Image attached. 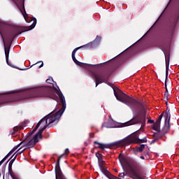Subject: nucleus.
<instances>
[{
  "label": "nucleus",
  "instance_id": "nucleus-1",
  "mask_svg": "<svg viewBox=\"0 0 179 179\" xmlns=\"http://www.w3.org/2000/svg\"><path fill=\"white\" fill-rule=\"evenodd\" d=\"M52 87H40L34 90H31L29 91H26L24 92H20L17 94V96H20V100H24L26 99H31L33 97H48L49 99H52V100H58V97L59 98L60 103L62 106V108L56 112L55 114L52 113H50L47 116H45L47 120V124L48 123V128H51L50 124L55 122V121H59V118H61L62 114H64V111L66 108V102L65 101V96H64V94L59 90V87L57 88L54 87V84H52Z\"/></svg>",
  "mask_w": 179,
  "mask_h": 179
},
{
  "label": "nucleus",
  "instance_id": "nucleus-2",
  "mask_svg": "<svg viewBox=\"0 0 179 179\" xmlns=\"http://www.w3.org/2000/svg\"><path fill=\"white\" fill-rule=\"evenodd\" d=\"M114 94L121 103H124L132 110V111H139L132 119L123 124L124 127H129L131 125H136V124H141V127L146 125V108L145 105L141 101L127 95L122 92L120 89L114 90Z\"/></svg>",
  "mask_w": 179,
  "mask_h": 179
},
{
  "label": "nucleus",
  "instance_id": "nucleus-3",
  "mask_svg": "<svg viewBox=\"0 0 179 179\" xmlns=\"http://www.w3.org/2000/svg\"><path fill=\"white\" fill-rule=\"evenodd\" d=\"M106 64V62L96 64L97 65H103ZM83 65L86 66V68L91 72V76L93 78L95 81L96 87L101 83H108V79H110V73L107 72H96L94 71L95 65L89 64L84 63Z\"/></svg>",
  "mask_w": 179,
  "mask_h": 179
},
{
  "label": "nucleus",
  "instance_id": "nucleus-4",
  "mask_svg": "<svg viewBox=\"0 0 179 179\" xmlns=\"http://www.w3.org/2000/svg\"><path fill=\"white\" fill-rule=\"evenodd\" d=\"M179 19V0L178 1L177 5L175 9L174 15L170 17L169 22L166 27V32H165V40L167 41L168 43H170L171 40H173V36H174V31H176V27L177 26V23H178Z\"/></svg>",
  "mask_w": 179,
  "mask_h": 179
},
{
  "label": "nucleus",
  "instance_id": "nucleus-5",
  "mask_svg": "<svg viewBox=\"0 0 179 179\" xmlns=\"http://www.w3.org/2000/svg\"><path fill=\"white\" fill-rule=\"evenodd\" d=\"M120 147L122 146H128V145H131V143H146L148 142V138L144 137L142 139L139 138V132L136 131L132 134L127 138H124L120 140Z\"/></svg>",
  "mask_w": 179,
  "mask_h": 179
},
{
  "label": "nucleus",
  "instance_id": "nucleus-6",
  "mask_svg": "<svg viewBox=\"0 0 179 179\" xmlns=\"http://www.w3.org/2000/svg\"><path fill=\"white\" fill-rule=\"evenodd\" d=\"M36 24H37V20L34 18V22L30 27H12L10 31L8 32V36L9 38H13V39L16 36H19V34H22V33H24V31L31 30L34 27H36Z\"/></svg>",
  "mask_w": 179,
  "mask_h": 179
},
{
  "label": "nucleus",
  "instance_id": "nucleus-7",
  "mask_svg": "<svg viewBox=\"0 0 179 179\" xmlns=\"http://www.w3.org/2000/svg\"><path fill=\"white\" fill-rule=\"evenodd\" d=\"M129 167L131 169V173H133L134 177L139 179L138 176L141 177V178H143L146 177L145 175H142L141 170H142V166L139 162H136L134 159H131L128 164Z\"/></svg>",
  "mask_w": 179,
  "mask_h": 179
},
{
  "label": "nucleus",
  "instance_id": "nucleus-8",
  "mask_svg": "<svg viewBox=\"0 0 179 179\" xmlns=\"http://www.w3.org/2000/svg\"><path fill=\"white\" fill-rule=\"evenodd\" d=\"M121 143L122 141H120V140L109 144H103L97 141L94 142V144L95 145L94 148L101 149L102 150H104V149H117L121 148Z\"/></svg>",
  "mask_w": 179,
  "mask_h": 179
},
{
  "label": "nucleus",
  "instance_id": "nucleus-9",
  "mask_svg": "<svg viewBox=\"0 0 179 179\" xmlns=\"http://www.w3.org/2000/svg\"><path fill=\"white\" fill-rule=\"evenodd\" d=\"M13 1L18 8L22 15L24 16L26 22L29 23V21L27 20V13H26V9L24 8V0H13Z\"/></svg>",
  "mask_w": 179,
  "mask_h": 179
},
{
  "label": "nucleus",
  "instance_id": "nucleus-10",
  "mask_svg": "<svg viewBox=\"0 0 179 179\" xmlns=\"http://www.w3.org/2000/svg\"><path fill=\"white\" fill-rule=\"evenodd\" d=\"M63 157L64 155H60L55 165L56 179H67L66 177L64 176V173H62V171H61V166H59V162H61V159Z\"/></svg>",
  "mask_w": 179,
  "mask_h": 179
},
{
  "label": "nucleus",
  "instance_id": "nucleus-11",
  "mask_svg": "<svg viewBox=\"0 0 179 179\" xmlns=\"http://www.w3.org/2000/svg\"><path fill=\"white\" fill-rule=\"evenodd\" d=\"M166 61V79H165V89L166 92H169L167 89V79L169 78V66H170V52H164Z\"/></svg>",
  "mask_w": 179,
  "mask_h": 179
},
{
  "label": "nucleus",
  "instance_id": "nucleus-12",
  "mask_svg": "<svg viewBox=\"0 0 179 179\" xmlns=\"http://www.w3.org/2000/svg\"><path fill=\"white\" fill-rule=\"evenodd\" d=\"M1 37L3 39V43L4 44L6 61L8 65H9V66H11L12 68H13V65H12V64L9 63V52L10 51V44H12V41L10 42V43L9 45H6V43H5V39H3V36H1Z\"/></svg>",
  "mask_w": 179,
  "mask_h": 179
},
{
  "label": "nucleus",
  "instance_id": "nucleus-13",
  "mask_svg": "<svg viewBox=\"0 0 179 179\" xmlns=\"http://www.w3.org/2000/svg\"><path fill=\"white\" fill-rule=\"evenodd\" d=\"M38 142V138H37V136H34L32 138H29L27 140L26 143H22L24 144L23 146H26L28 149L31 148H34L36 146V143Z\"/></svg>",
  "mask_w": 179,
  "mask_h": 179
},
{
  "label": "nucleus",
  "instance_id": "nucleus-14",
  "mask_svg": "<svg viewBox=\"0 0 179 179\" xmlns=\"http://www.w3.org/2000/svg\"><path fill=\"white\" fill-rule=\"evenodd\" d=\"M78 50H80V48H75L73 52H72V55H71V57H72V59L73 61V62H75V64H76V65H82V62L78 61V59H76V57H75V54H76V51H78Z\"/></svg>",
  "mask_w": 179,
  "mask_h": 179
},
{
  "label": "nucleus",
  "instance_id": "nucleus-15",
  "mask_svg": "<svg viewBox=\"0 0 179 179\" xmlns=\"http://www.w3.org/2000/svg\"><path fill=\"white\" fill-rule=\"evenodd\" d=\"M170 128H171L170 123L164 122V125L162 129L161 132H162L164 135H166V134H169V131H170Z\"/></svg>",
  "mask_w": 179,
  "mask_h": 179
},
{
  "label": "nucleus",
  "instance_id": "nucleus-16",
  "mask_svg": "<svg viewBox=\"0 0 179 179\" xmlns=\"http://www.w3.org/2000/svg\"><path fill=\"white\" fill-rule=\"evenodd\" d=\"M98 163H99V167L103 173L107 171V168L104 167L105 162L103 161V158H99Z\"/></svg>",
  "mask_w": 179,
  "mask_h": 179
},
{
  "label": "nucleus",
  "instance_id": "nucleus-17",
  "mask_svg": "<svg viewBox=\"0 0 179 179\" xmlns=\"http://www.w3.org/2000/svg\"><path fill=\"white\" fill-rule=\"evenodd\" d=\"M13 162H15V160L12 159L8 164V174H10L13 179H16L15 174H13V170H12V165L13 164Z\"/></svg>",
  "mask_w": 179,
  "mask_h": 179
},
{
  "label": "nucleus",
  "instance_id": "nucleus-18",
  "mask_svg": "<svg viewBox=\"0 0 179 179\" xmlns=\"http://www.w3.org/2000/svg\"><path fill=\"white\" fill-rule=\"evenodd\" d=\"M95 46L94 41L89 43L86 45L78 47V48H83L84 50H90V48H93Z\"/></svg>",
  "mask_w": 179,
  "mask_h": 179
},
{
  "label": "nucleus",
  "instance_id": "nucleus-19",
  "mask_svg": "<svg viewBox=\"0 0 179 179\" xmlns=\"http://www.w3.org/2000/svg\"><path fill=\"white\" fill-rule=\"evenodd\" d=\"M48 127L47 124H45L44 127L42 129H40L37 133L35 134L36 136V138L38 139V136L40 139L43 138V132H44V130Z\"/></svg>",
  "mask_w": 179,
  "mask_h": 179
},
{
  "label": "nucleus",
  "instance_id": "nucleus-20",
  "mask_svg": "<svg viewBox=\"0 0 179 179\" xmlns=\"http://www.w3.org/2000/svg\"><path fill=\"white\" fill-rule=\"evenodd\" d=\"M119 160L121 166L124 167L127 163H128V161L127 160V157H125L123 155L120 154L119 155Z\"/></svg>",
  "mask_w": 179,
  "mask_h": 179
},
{
  "label": "nucleus",
  "instance_id": "nucleus-21",
  "mask_svg": "<svg viewBox=\"0 0 179 179\" xmlns=\"http://www.w3.org/2000/svg\"><path fill=\"white\" fill-rule=\"evenodd\" d=\"M44 122L45 124V125H47V117H44L43 118H42L36 125V127L34 129V131L36 132V131H37V129H38V127H40V125H41V123Z\"/></svg>",
  "mask_w": 179,
  "mask_h": 179
},
{
  "label": "nucleus",
  "instance_id": "nucleus-22",
  "mask_svg": "<svg viewBox=\"0 0 179 179\" xmlns=\"http://www.w3.org/2000/svg\"><path fill=\"white\" fill-rule=\"evenodd\" d=\"M164 118V122L170 123V118H171V114H170V109H166Z\"/></svg>",
  "mask_w": 179,
  "mask_h": 179
},
{
  "label": "nucleus",
  "instance_id": "nucleus-23",
  "mask_svg": "<svg viewBox=\"0 0 179 179\" xmlns=\"http://www.w3.org/2000/svg\"><path fill=\"white\" fill-rule=\"evenodd\" d=\"M34 129L32 131H31L30 132H29L27 134V137L23 140V141H22L20 144L19 146H20V145H22L23 143H26L27 141H29L30 139V136H32L33 134H34Z\"/></svg>",
  "mask_w": 179,
  "mask_h": 179
},
{
  "label": "nucleus",
  "instance_id": "nucleus-24",
  "mask_svg": "<svg viewBox=\"0 0 179 179\" xmlns=\"http://www.w3.org/2000/svg\"><path fill=\"white\" fill-rule=\"evenodd\" d=\"M166 134H164L162 130L160 131H157V133H154L153 137L156 138L158 141L161 139L162 136H165Z\"/></svg>",
  "mask_w": 179,
  "mask_h": 179
},
{
  "label": "nucleus",
  "instance_id": "nucleus-25",
  "mask_svg": "<svg viewBox=\"0 0 179 179\" xmlns=\"http://www.w3.org/2000/svg\"><path fill=\"white\" fill-rule=\"evenodd\" d=\"M19 146H20V145H19V144H18V145H17V147H14V148L4 157L3 159H5V160H6V159H8V157H9V156H10V155L17 149V148H18Z\"/></svg>",
  "mask_w": 179,
  "mask_h": 179
},
{
  "label": "nucleus",
  "instance_id": "nucleus-26",
  "mask_svg": "<svg viewBox=\"0 0 179 179\" xmlns=\"http://www.w3.org/2000/svg\"><path fill=\"white\" fill-rule=\"evenodd\" d=\"M152 129L154 131H157V132H160V123H157V122H155V124L152 127Z\"/></svg>",
  "mask_w": 179,
  "mask_h": 179
},
{
  "label": "nucleus",
  "instance_id": "nucleus-27",
  "mask_svg": "<svg viewBox=\"0 0 179 179\" xmlns=\"http://www.w3.org/2000/svg\"><path fill=\"white\" fill-rule=\"evenodd\" d=\"M24 150H26V149L22 150V148H20L17 152H16V155L14 157V158L13 159V160H16V157H17V156H19V155H22V153H23V152H24Z\"/></svg>",
  "mask_w": 179,
  "mask_h": 179
},
{
  "label": "nucleus",
  "instance_id": "nucleus-28",
  "mask_svg": "<svg viewBox=\"0 0 179 179\" xmlns=\"http://www.w3.org/2000/svg\"><path fill=\"white\" fill-rule=\"evenodd\" d=\"M20 129V127H17V126L15 127L10 131L11 135H15V134H16V132H18Z\"/></svg>",
  "mask_w": 179,
  "mask_h": 179
},
{
  "label": "nucleus",
  "instance_id": "nucleus-29",
  "mask_svg": "<svg viewBox=\"0 0 179 179\" xmlns=\"http://www.w3.org/2000/svg\"><path fill=\"white\" fill-rule=\"evenodd\" d=\"M145 146H146V145L143 144V145H141L139 147H137L136 148L140 153H142V152L145 150Z\"/></svg>",
  "mask_w": 179,
  "mask_h": 179
},
{
  "label": "nucleus",
  "instance_id": "nucleus-30",
  "mask_svg": "<svg viewBox=\"0 0 179 179\" xmlns=\"http://www.w3.org/2000/svg\"><path fill=\"white\" fill-rule=\"evenodd\" d=\"M38 64H41L40 66H38V68H43V66H44V63L43 62V61H40L36 62L35 64H33L32 66H34V65H38Z\"/></svg>",
  "mask_w": 179,
  "mask_h": 179
},
{
  "label": "nucleus",
  "instance_id": "nucleus-31",
  "mask_svg": "<svg viewBox=\"0 0 179 179\" xmlns=\"http://www.w3.org/2000/svg\"><path fill=\"white\" fill-rule=\"evenodd\" d=\"M162 118H163V113H162L158 119L157 120V121L155 122H157L158 124H161L162 123Z\"/></svg>",
  "mask_w": 179,
  "mask_h": 179
},
{
  "label": "nucleus",
  "instance_id": "nucleus-32",
  "mask_svg": "<svg viewBox=\"0 0 179 179\" xmlns=\"http://www.w3.org/2000/svg\"><path fill=\"white\" fill-rule=\"evenodd\" d=\"M46 83H50L51 84V82H54V80L52 79V78H49L45 80Z\"/></svg>",
  "mask_w": 179,
  "mask_h": 179
},
{
  "label": "nucleus",
  "instance_id": "nucleus-33",
  "mask_svg": "<svg viewBox=\"0 0 179 179\" xmlns=\"http://www.w3.org/2000/svg\"><path fill=\"white\" fill-rule=\"evenodd\" d=\"M68 155H69V149L66 148L63 154V156H68Z\"/></svg>",
  "mask_w": 179,
  "mask_h": 179
},
{
  "label": "nucleus",
  "instance_id": "nucleus-34",
  "mask_svg": "<svg viewBox=\"0 0 179 179\" xmlns=\"http://www.w3.org/2000/svg\"><path fill=\"white\" fill-rule=\"evenodd\" d=\"M164 97L166 99V100H169V92H164Z\"/></svg>",
  "mask_w": 179,
  "mask_h": 179
},
{
  "label": "nucleus",
  "instance_id": "nucleus-35",
  "mask_svg": "<svg viewBox=\"0 0 179 179\" xmlns=\"http://www.w3.org/2000/svg\"><path fill=\"white\" fill-rule=\"evenodd\" d=\"M157 141H159V140L157 138H155V139L151 141L150 144L153 145L154 143H156V142H157Z\"/></svg>",
  "mask_w": 179,
  "mask_h": 179
},
{
  "label": "nucleus",
  "instance_id": "nucleus-36",
  "mask_svg": "<svg viewBox=\"0 0 179 179\" xmlns=\"http://www.w3.org/2000/svg\"><path fill=\"white\" fill-rule=\"evenodd\" d=\"M119 177H120V178H124V177H125V173H120Z\"/></svg>",
  "mask_w": 179,
  "mask_h": 179
},
{
  "label": "nucleus",
  "instance_id": "nucleus-37",
  "mask_svg": "<svg viewBox=\"0 0 179 179\" xmlns=\"http://www.w3.org/2000/svg\"><path fill=\"white\" fill-rule=\"evenodd\" d=\"M134 155H138V153H139V150H138V148L134 149Z\"/></svg>",
  "mask_w": 179,
  "mask_h": 179
},
{
  "label": "nucleus",
  "instance_id": "nucleus-38",
  "mask_svg": "<svg viewBox=\"0 0 179 179\" xmlns=\"http://www.w3.org/2000/svg\"><path fill=\"white\" fill-rule=\"evenodd\" d=\"M29 122H30L29 120H26L24 121L22 124H23V127L26 126V124H29Z\"/></svg>",
  "mask_w": 179,
  "mask_h": 179
},
{
  "label": "nucleus",
  "instance_id": "nucleus-39",
  "mask_svg": "<svg viewBox=\"0 0 179 179\" xmlns=\"http://www.w3.org/2000/svg\"><path fill=\"white\" fill-rule=\"evenodd\" d=\"M154 122H155V120H148V124H153Z\"/></svg>",
  "mask_w": 179,
  "mask_h": 179
},
{
  "label": "nucleus",
  "instance_id": "nucleus-40",
  "mask_svg": "<svg viewBox=\"0 0 179 179\" xmlns=\"http://www.w3.org/2000/svg\"><path fill=\"white\" fill-rule=\"evenodd\" d=\"M5 160L6 159H5L4 158L1 159V161L0 162V166H2V164L5 162Z\"/></svg>",
  "mask_w": 179,
  "mask_h": 179
},
{
  "label": "nucleus",
  "instance_id": "nucleus-41",
  "mask_svg": "<svg viewBox=\"0 0 179 179\" xmlns=\"http://www.w3.org/2000/svg\"><path fill=\"white\" fill-rule=\"evenodd\" d=\"M96 157H97V159H98V160H99V159H100V158L99 157V156H100V153H99V152L96 153Z\"/></svg>",
  "mask_w": 179,
  "mask_h": 179
},
{
  "label": "nucleus",
  "instance_id": "nucleus-42",
  "mask_svg": "<svg viewBox=\"0 0 179 179\" xmlns=\"http://www.w3.org/2000/svg\"><path fill=\"white\" fill-rule=\"evenodd\" d=\"M144 156H149V152H145Z\"/></svg>",
  "mask_w": 179,
  "mask_h": 179
},
{
  "label": "nucleus",
  "instance_id": "nucleus-43",
  "mask_svg": "<svg viewBox=\"0 0 179 179\" xmlns=\"http://www.w3.org/2000/svg\"><path fill=\"white\" fill-rule=\"evenodd\" d=\"M96 38H98V40H101V37L99 36H96Z\"/></svg>",
  "mask_w": 179,
  "mask_h": 179
},
{
  "label": "nucleus",
  "instance_id": "nucleus-44",
  "mask_svg": "<svg viewBox=\"0 0 179 179\" xmlns=\"http://www.w3.org/2000/svg\"><path fill=\"white\" fill-rule=\"evenodd\" d=\"M140 159H142V160H145V157L141 156V157H140Z\"/></svg>",
  "mask_w": 179,
  "mask_h": 179
},
{
  "label": "nucleus",
  "instance_id": "nucleus-45",
  "mask_svg": "<svg viewBox=\"0 0 179 179\" xmlns=\"http://www.w3.org/2000/svg\"><path fill=\"white\" fill-rule=\"evenodd\" d=\"M10 101H15V99H11L10 100Z\"/></svg>",
  "mask_w": 179,
  "mask_h": 179
},
{
  "label": "nucleus",
  "instance_id": "nucleus-46",
  "mask_svg": "<svg viewBox=\"0 0 179 179\" xmlns=\"http://www.w3.org/2000/svg\"><path fill=\"white\" fill-rule=\"evenodd\" d=\"M92 137H93V135H94V134H90V136H92Z\"/></svg>",
  "mask_w": 179,
  "mask_h": 179
},
{
  "label": "nucleus",
  "instance_id": "nucleus-47",
  "mask_svg": "<svg viewBox=\"0 0 179 179\" xmlns=\"http://www.w3.org/2000/svg\"><path fill=\"white\" fill-rule=\"evenodd\" d=\"M1 24H2L0 23V26H1Z\"/></svg>",
  "mask_w": 179,
  "mask_h": 179
},
{
  "label": "nucleus",
  "instance_id": "nucleus-48",
  "mask_svg": "<svg viewBox=\"0 0 179 179\" xmlns=\"http://www.w3.org/2000/svg\"><path fill=\"white\" fill-rule=\"evenodd\" d=\"M0 176H1V173H0Z\"/></svg>",
  "mask_w": 179,
  "mask_h": 179
}]
</instances>
